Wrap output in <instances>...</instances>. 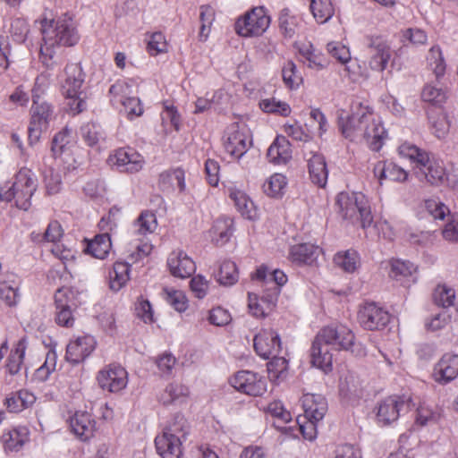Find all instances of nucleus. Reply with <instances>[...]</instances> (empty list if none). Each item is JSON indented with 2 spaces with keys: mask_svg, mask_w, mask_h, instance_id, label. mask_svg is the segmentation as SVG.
I'll list each match as a JSON object with an SVG mask.
<instances>
[{
  "mask_svg": "<svg viewBox=\"0 0 458 458\" xmlns=\"http://www.w3.org/2000/svg\"><path fill=\"white\" fill-rule=\"evenodd\" d=\"M248 306L252 316L265 318L274 310L276 303L272 300L259 298L255 294L249 293Z\"/></svg>",
  "mask_w": 458,
  "mask_h": 458,
  "instance_id": "obj_49",
  "label": "nucleus"
},
{
  "mask_svg": "<svg viewBox=\"0 0 458 458\" xmlns=\"http://www.w3.org/2000/svg\"><path fill=\"white\" fill-rule=\"evenodd\" d=\"M373 173L380 184L384 181L403 182L408 178V173L403 168L390 161H378L374 166Z\"/></svg>",
  "mask_w": 458,
  "mask_h": 458,
  "instance_id": "obj_28",
  "label": "nucleus"
},
{
  "mask_svg": "<svg viewBox=\"0 0 458 458\" xmlns=\"http://www.w3.org/2000/svg\"><path fill=\"white\" fill-rule=\"evenodd\" d=\"M254 349L259 356L269 359L281 351V339L272 328L262 329L254 337Z\"/></svg>",
  "mask_w": 458,
  "mask_h": 458,
  "instance_id": "obj_18",
  "label": "nucleus"
},
{
  "mask_svg": "<svg viewBox=\"0 0 458 458\" xmlns=\"http://www.w3.org/2000/svg\"><path fill=\"white\" fill-rule=\"evenodd\" d=\"M45 78L38 76L32 89V106L30 108V123L29 127L30 135L33 132L39 134L43 129H47L53 117V106L46 102L40 101L38 91Z\"/></svg>",
  "mask_w": 458,
  "mask_h": 458,
  "instance_id": "obj_9",
  "label": "nucleus"
},
{
  "mask_svg": "<svg viewBox=\"0 0 458 458\" xmlns=\"http://www.w3.org/2000/svg\"><path fill=\"white\" fill-rule=\"evenodd\" d=\"M455 291L445 284L437 285L433 293L435 304L442 308H449L454 304Z\"/></svg>",
  "mask_w": 458,
  "mask_h": 458,
  "instance_id": "obj_60",
  "label": "nucleus"
},
{
  "mask_svg": "<svg viewBox=\"0 0 458 458\" xmlns=\"http://www.w3.org/2000/svg\"><path fill=\"white\" fill-rule=\"evenodd\" d=\"M225 191L236 209L244 218L254 220L257 217L256 207L244 191L233 184L227 186Z\"/></svg>",
  "mask_w": 458,
  "mask_h": 458,
  "instance_id": "obj_25",
  "label": "nucleus"
},
{
  "mask_svg": "<svg viewBox=\"0 0 458 458\" xmlns=\"http://www.w3.org/2000/svg\"><path fill=\"white\" fill-rule=\"evenodd\" d=\"M229 382L235 390L250 396H261L267 389L266 377L250 370L237 371Z\"/></svg>",
  "mask_w": 458,
  "mask_h": 458,
  "instance_id": "obj_12",
  "label": "nucleus"
},
{
  "mask_svg": "<svg viewBox=\"0 0 458 458\" xmlns=\"http://www.w3.org/2000/svg\"><path fill=\"white\" fill-rule=\"evenodd\" d=\"M417 173L420 174L428 182L432 185H438L446 179V172L443 164L428 156V161L417 166Z\"/></svg>",
  "mask_w": 458,
  "mask_h": 458,
  "instance_id": "obj_31",
  "label": "nucleus"
},
{
  "mask_svg": "<svg viewBox=\"0 0 458 458\" xmlns=\"http://www.w3.org/2000/svg\"><path fill=\"white\" fill-rule=\"evenodd\" d=\"M222 143L225 151L235 159H240L251 146V136L246 124L234 122L225 130Z\"/></svg>",
  "mask_w": 458,
  "mask_h": 458,
  "instance_id": "obj_8",
  "label": "nucleus"
},
{
  "mask_svg": "<svg viewBox=\"0 0 458 458\" xmlns=\"http://www.w3.org/2000/svg\"><path fill=\"white\" fill-rule=\"evenodd\" d=\"M38 180L32 170L27 167L21 168L14 175L12 186L2 194V200L14 201L15 206L28 210L31 205V197L38 188Z\"/></svg>",
  "mask_w": 458,
  "mask_h": 458,
  "instance_id": "obj_5",
  "label": "nucleus"
},
{
  "mask_svg": "<svg viewBox=\"0 0 458 458\" xmlns=\"http://www.w3.org/2000/svg\"><path fill=\"white\" fill-rule=\"evenodd\" d=\"M329 55L345 66L344 71L351 77V69L348 64L351 62V52L348 47L341 42L332 41L327 45Z\"/></svg>",
  "mask_w": 458,
  "mask_h": 458,
  "instance_id": "obj_52",
  "label": "nucleus"
},
{
  "mask_svg": "<svg viewBox=\"0 0 458 458\" xmlns=\"http://www.w3.org/2000/svg\"><path fill=\"white\" fill-rule=\"evenodd\" d=\"M107 162L111 166L129 174L140 172L145 165L143 156L131 147L114 149L109 155Z\"/></svg>",
  "mask_w": 458,
  "mask_h": 458,
  "instance_id": "obj_14",
  "label": "nucleus"
},
{
  "mask_svg": "<svg viewBox=\"0 0 458 458\" xmlns=\"http://www.w3.org/2000/svg\"><path fill=\"white\" fill-rule=\"evenodd\" d=\"M421 99L432 105L433 109H437L443 106L447 99V94L442 88H437L431 84L424 86L421 92Z\"/></svg>",
  "mask_w": 458,
  "mask_h": 458,
  "instance_id": "obj_51",
  "label": "nucleus"
},
{
  "mask_svg": "<svg viewBox=\"0 0 458 458\" xmlns=\"http://www.w3.org/2000/svg\"><path fill=\"white\" fill-rule=\"evenodd\" d=\"M358 322L366 330H380L390 322V314L375 302H366L359 309Z\"/></svg>",
  "mask_w": 458,
  "mask_h": 458,
  "instance_id": "obj_15",
  "label": "nucleus"
},
{
  "mask_svg": "<svg viewBox=\"0 0 458 458\" xmlns=\"http://www.w3.org/2000/svg\"><path fill=\"white\" fill-rule=\"evenodd\" d=\"M411 407V399L405 396L391 395L382 400L377 407L376 420L378 425L387 426L397 420L401 411Z\"/></svg>",
  "mask_w": 458,
  "mask_h": 458,
  "instance_id": "obj_13",
  "label": "nucleus"
},
{
  "mask_svg": "<svg viewBox=\"0 0 458 458\" xmlns=\"http://www.w3.org/2000/svg\"><path fill=\"white\" fill-rule=\"evenodd\" d=\"M428 117L432 132L438 139L445 137L449 131L450 123L442 107L437 109H428Z\"/></svg>",
  "mask_w": 458,
  "mask_h": 458,
  "instance_id": "obj_41",
  "label": "nucleus"
},
{
  "mask_svg": "<svg viewBox=\"0 0 458 458\" xmlns=\"http://www.w3.org/2000/svg\"><path fill=\"white\" fill-rule=\"evenodd\" d=\"M189 390L181 384H170L160 395V401L164 404H169L176 401L180 397L187 396Z\"/></svg>",
  "mask_w": 458,
  "mask_h": 458,
  "instance_id": "obj_64",
  "label": "nucleus"
},
{
  "mask_svg": "<svg viewBox=\"0 0 458 458\" xmlns=\"http://www.w3.org/2000/svg\"><path fill=\"white\" fill-rule=\"evenodd\" d=\"M167 267L172 276L188 278L196 270L195 262L182 250H173L167 259Z\"/></svg>",
  "mask_w": 458,
  "mask_h": 458,
  "instance_id": "obj_21",
  "label": "nucleus"
},
{
  "mask_svg": "<svg viewBox=\"0 0 458 458\" xmlns=\"http://www.w3.org/2000/svg\"><path fill=\"white\" fill-rule=\"evenodd\" d=\"M310 11L319 23L326 22L334 14L330 0H310Z\"/></svg>",
  "mask_w": 458,
  "mask_h": 458,
  "instance_id": "obj_58",
  "label": "nucleus"
},
{
  "mask_svg": "<svg viewBox=\"0 0 458 458\" xmlns=\"http://www.w3.org/2000/svg\"><path fill=\"white\" fill-rule=\"evenodd\" d=\"M157 227L156 215L149 210L142 211L133 222V233L138 236H145L152 233Z\"/></svg>",
  "mask_w": 458,
  "mask_h": 458,
  "instance_id": "obj_43",
  "label": "nucleus"
},
{
  "mask_svg": "<svg viewBox=\"0 0 458 458\" xmlns=\"http://www.w3.org/2000/svg\"><path fill=\"white\" fill-rule=\"evenodd\" d=\"M157 186L164 192H171L175 190L180 193L184 192L186 190L185 171L181 167L163 171L158 175Z\"/></svg>",
  "mask_w": 458,
  "mask_h": 458,
  "instance_id": "obj_24",
  "label": "nucleus"
},
{
  "mask_svg": "<svg viewBox=\"0 0 458 458\" xmlns=\"http://www.w3.org/2000/svg\"><path fill=\"white\" fill-rule=\"evenodd\" d=\"M189 423L182 414H175L155 438V446L161 458H182V443L189 435Z\"/></svg>",
  "mask_w": 458,
  "mask_h": 458,
  "instance_id": "obj_3",
  "label": "nucleus"
},
{
  "mask_svg": "<svg viewBox=\"0 0 458 458\" xmlns=\"http://www.w3.org/2000/svg\"><path fill=\"white\" fill-rule=\"evenodd\" d=\"M259 108L267 114H273L283 117H287L292 113L290 105L276 98H264L259 101Z\"/></svg>",
  "mask_w": 458,
  "mask_h": 458,
  "instance_id": "obj_50",
  "label": "nucleus"
},
{
  "mask_svg": "<svg viewBox=\"0 0 458 458\" xmlns=\"http://www.w3.org/2000/svg\"><path fill=\"white\" fill-rule=\"evenodd\" d=\"M308 170L312 183L319 188H324L328 178L325 157L321 154H313L308 159Z\"/></svg>",
  "mask_w": 458,
  "mask_h": 458,
  "instance_id": "obj_35",
  "label": "nucleus"
},
{
  "mask_svg": "<svg viewBox=\"0 0 458 458\" xmlns=\"http://www.w3.org/2000/svg\"><path fill=\"white\" fill-rule=\"evenodd\" d=\"M147 51L150 55L156 56L168 50V42L161 31H156L148 35Z\"/></svg>",
  "mask_w": 458,
  "mask_h": 458,
  "instance_id": "obj_61",
  "label": "nucleus"
},
{
  "mask_svg": "<svg viewBox=\"0 0 458 458\" xmlns=\"http://www.w3.org/2000/svg\"><path fill=\"white\" fill-rule=\"evenodd\" d=\"M299 60L308 68L320 71L327 67V60L310 42L297 45Z\"/></svg>",
  "mask_w": 458,
  "mask_h": 458,
  "instance_id": "obj_27",
  "label": "nucleus"
},
{
  "mask_svg": "<svg viewBox=\"0 0 458 458\" xmlns=\"http://www.w3.org/2000/svg\"><path fill=\"white\" fill-rule=\"evenodd\" d=\"M318 341L328 344L332 350L351 351L355 345V335L347 326L343 324L330 325L322 327L316 335Z\"/></svg>",
  "mask_w": 458,
  "mask_h": 458,
  "instance_id": "obj_10",
  "label": "nucleus"
},
{
  "mask_svg": "<svg viewBox=\"0 0 458 458\" xmlns=\"http://www.w3.org/2000/svg\"><path fill=\"white\" fill-rule=\"evenodd\" d=\"M73 140L72 131L68 127L57 132L51 145V152L55 158L60 157L69 148Z\"/></svg>",
  "mask_w": 458,
  "mask_h": 458,
  "instance_id": "obj_48",
  "label": "nucleus"
},
{
  "mask_svg": "<svg viewBox=\"0 0 458 458\" xmlns=\"http://www.w3.org/2000/svg\"><path fill=\"white\" fill-rule=\"evenodd\" d=\"M335 203L344 219L352 223L360 222L363 229L373 223L370 204L363 193L342 191L336 196Z\"/></svg>",
  "mask_w": 458,
  "mask_h": 458,
  "instance_id": "obj_4",
  "label": "nucleus"
},
{
  "mask_svg": "<svg viewBox=\"0 0 458 458\" xmlns=\"http://www.w3.org/2000/svg\"><path fill=\"white\" fill-rule=\"evenodd\" d=\"M112 248L111 238L108 233L97 234L92 240L87 242L85 251L92 257L104 259Z\"/></svg>",
  "mask_w": 458,
  "mask_h": 458,
  "instance_id": "obj_39",
  "label": "nucleus"
},
{
  "mask_svg": "<svg viewBox=\"0 0 458 458\" xmlns=\"http://www.w3.org/2000/svg\"><path fill=\"white\" fill-rule=\"evenodd\" d=\"M267 157L270 163L285 165L292 159V148L284 136H277L269 146Z\"/></svg>",
  "mask_w": 458,
  "mask_h": 458,
  "instance_id": "obj_33",
  "label": "nucleus"
},
{
  "mask_svg": "<svg viewBox=\"0 0 458 458\" xmlns=\"http://www.w3.org/2000/svg\"><path fill=\"white\" fill-rule=\"evenodd\" d=\"M272 359L267 362V373L271 381L278 382L283 380L287 375L288 360L284 357L271 356Z\"/></svg>",
  "mask_w": 458,
  "mask_h": 458,
  "instance_id": "obj_55",
  "label": "nucleus"
},
{
  "mask_svg": "<svg viewBox=\"0 0 458 458\" xmlns=\"http://www.w3.org/2000/svg\"><path fill=\"white\" fill-rule=\"evenodd\" d=\"M458 376V355L445 353L434 366L432 377L439 384H447Z\"/></svg>",
  "mask_w": 458,
  "mask_h": 458,
  "instance_id": "obj_23",
  "label": "nucleus"
},
{
  "mask_svg": "<svg viewBox=\"0 0 458 458\" xmlns=\"http://www.w3.org/2000/svg\"><path fill=\"white\" fill-rule=\"evenodd\" d=\"M97 342L90 335L71 340L66 346L65 360L72 364L84 361L96 349Z\"/></svg>",
  "mask_w": 458,
  "mask_h": 458,
  "instance_id": "obj_17",
  "label": "nucleus"
},
{
  "mask_svg": "<svg viewBox=\"0 0 458 458\" xmlns=\"http://www.w3.org/2000/svg\"><path fill=\"white\" fill-rule=\"evenodd\" d=\"M57 354L54 348H49L46 352L44 363L36 369L34 377L41 382L47 380L50 375L55 370Z\"/></svg>",
  "mask_w": 458,
  "mask_h": 458,
  "instance_id": "obj_54",
  "label": "nucleus"
},
{
  "mask_svg": "<svg viewBox=\"0 0 458 458\" xmlns=\"http://www.w3.org/2000/svg\"><path fill=\"white\" fill-rule=\"evenodd\" d=\"M322 250L312 243L295 244L290 248L288 259L298 266H317Z\"/></svg>",
  "mask_w": 458,
  "mask_h": 458,
  "instance_id": "obj_20",
  "label": "nucleus"
},
{
  "mask_svg": "<svg viewBox=\"0 0 458 458\" xmlns=\"http://www.w3.org/2000/svg\"><path fill=\"white\" fill-rule=\"evenodd\" d=\"M302 16L294 13L289 8L283 9L278 16V27L284 38H293L303 29Z\"/></svg>",
  "mask_w": 458,
  "mask_h": 458,
  "instance_id": "obj_29",
  "label": "nucleus"
},
{
  "mask_svg": "<svg viewBox=\"0 0 458 458\" xmlns=\"http://www.w3.org/2000/svg\"><path fill=\"white\" fill-rule=\"evenodd\" d=\"M417 271V267L410 261L394 259L391 261L389 276L395 280L411 276Z\"/></svg>",
  "mask_w": 458,
  "mask_h": 458,
  "instance_id": "obj_59",
  "label": "nucleus"
},
{
  "mask_svg": "<svg viewBox=\"0 0 458 458\" xmlns=\"http://www.w3.org/2000/svg\"><path fill=\"white\" fill-rule=\"evenodd\" d=\"M234 231L233 220L230 217H218L214 221L208 234L216 246H223L229 242Z\"/></svg>",
  "mask_w": 458,
  "mask_h": 458,
  "instance_id": "obj_32",
  "label": "nucleus"
},
{
  "mask_svg": "<svg viewBox=\"0 0 458 458\" xmlns=\"http://www.w3.org/2000/svg\"><path fill=\"white\" fill-rule=\"evenodd\" d=\"M30 440V430L26 426L15 427L2 436L4 451L19 452Z\"/></svg>",
  "mask_w": 458,
  "mask_h": 458,
  "instance_id": "obj_34",
  "label": "nucleus"
},
{
  "mask_svg": "<svg viewBox=\"0 0 458 458\" xmlns=\"http://www.w3.org/2000/svg\"><path fill=\"white\" fill-rule=\"evenodd\" d=\"M270 22V16L265 7L256 6L236 19L234 30L243 38L259 37L267 31Z\"/></svg>",
  "mask_w": 458,
  "mask_h": 458,
  "instance_id": "obj_7",
  "label": "nucleus"
},
{
  "mask_svg": "<svg viewBox=\"0 0 458 458\" xmlns=\"http://www.w3.org/2000/svg\"><path fill=\"white\" fill-rule=\"evenodd\" d=\"M165 301L176 311L184 312L189 306L188 298L182 291L175 289H165Z\"/></svg>",
  "mask_w": 458,
  "mask_h": 458,
  "instance_id": "obj_62",
  "label": "nucleus"
},
{
  "mask_svg": "<svg viewBox=\"0 0 458 458\" xmlns=\"http://www.w3.org/2000/svg\"><path fill=\"white\" fill-rule=\"evenodd\" d=\"M51 252L55 258L60 259L64 265V274L60 276V281H62L64 283L69 282L72 276V274L69 271H67L66 262L72 261L74 259L76 251L72 248L67 247L64 243H61L58 242L53 245V247L51 249Z\"/></svg>",
  "mask_w": 458,
  "mask_h": 458,
  "instance_id": "obj_46",
  "label": "nucleus"
},
{
  "mask_svg": "<svg viewBox=\"0 0 458 458\" xmlns=\"http://www.w3.org/2000/svg\"><path fill=\"white\" fill-rule=\"evenodd\" d=\"M65 80L62 89L64 97L69 99L68 106L73 114H79L86 108V101L81 97V87L84 73L79 64H68L64 68Z\"/></svg>",
  "mask_w": 458,
  "mask_h": 458,
  "instance_id": "obj_6",
  "label": "nucleus"
},
{
  "mask_svg": "<svg viewBox=\"0 0 458 458\" xmlns=\"http://www.w3.org/2000/svg\"><path fill=\"white\" fill-rule=\"evenodd\" d=\"M333 260L336 267L347 273H353L360 267L359 253L353 249L338 251Z\"/></svg>",
  "mask_w": 458,
  "mask_h": 458,
  "instance_id": "obj_42",
  "label": "nucleus"
},
{
  "mask_svg": "<svg viewBox=\"0 0 458 458\" xmlns=\"http://www.w3.org/2000/svg\"><path fill=\"white\" fill-rule=\"evenodd\" d=\"M428 63L437 78L444 75L445 72V64L442 55V51L438 46H433L428 52Z\"/></svg>",
  "mask_w": 458,
  "mask_h": 458,
  "instance_id": "obj_63",
  "label": "nucleus"
},
{
  "mask_svg": "<svg viewBox=\"0 0 458 458\" xmlns=\"http://www.w3.org/2000/svg\"><path fill=\"white\" fill-rule=\"evenodd\" d=\"M282 78L285 87L291 90L297 89L303 81L296 64L291 60L284 63L282 68Z\"/></svg>",
  "mask_w": 458,
  "mask_h": 458,
  "instance_id": "obj_53",
  "label": "nucleus"
},
{
  "mask_svg": "<svg viewBox=\"0 0 458 458\" xmlns=\"http://www.w3.org/2000/svg\"><path fill=\"white\" fill-rule=\"evenodd\" d=\"M329 345L315 336L310 348V362L314 367L328 372L333 367V354L329 351Z\"/></svg>",
  "mask_w": 458,
  "mask_h": 458,
  "instance_id": "obj_30",
  "label": "nucleus"
},
{
  "mask_svg": "<svg viewBox=\"0 0 458 458\" xmlns=\"http://www.w3.org/2000/svg\"><path fill=\"white\" fill-rule=\"evenodd\" d=\"M40 30L43 40L40 47V60L47 68H53L56 64L55 56L60 47H73L80 40L75 21L67 14L57 19H42Z\"/></svg>",
  "mask_w": 458,
  "mask_h": 458,
  "instance_id": "obj_2",
  "label": "nucleus"
},
{
  "mask_svg": "<svg viewBox=\"0 0 458 458\" xmlns=\"http://www.w3.org/2000/svg\"><path fill=\"white\" fill-rule=\"evenodd\" d=\"M26 348V340L25 338H21L15 344L14 348L12 349L5 364L6 370L9 374L16 375L21 370Z\"/></svg>",
  "mask_w": 458,
  "mask_h": 458,
  "instance_id": "obj_45",
  "label": "nucleus"
},
{
  "mask_svg": "<svg viewBox=\"0 0 458 458\" xmlns=\"http://www.w3.org/2000/svg\"><path fill=\"white\" fill-rule=\"evenodd\" d=\"M70 428L78 439L86 442L94 437L97 422L90 413L76 411L70 419Z\"/></svg>",
  "mask_w": 458,
  "mask_h": 458,
  "instance_id": "obj_22",
  "label": "nucleus"
},
{
  "mask_svg": "<svg viewBox=\"0 0 458 458\" xmlns=\"http://www.w3.org/2000/svg\"><path fill=\"white\" fill-rule=\"evenodd\" d=\"M342 134L350 140H363L373 151L382 148L386 131L369 106L359 103L346 120L341 118Z\"/></svg>",
  "mask_w": 458,
  "mask_h": 458,
  "instance_id": "obj_1",
  "label": "nucleus"
},
{
  "mask_svg": "<svg viewBox=\"0 0 458 458\" xmlns=\"http://www.w3.org/2000/svg\"><path fill=\"white\" fill-rule=\"evenodd\" d=\"M131 265L129 262L116 261L109 271V287L114 292L123 288L130 280Z\"/></svg>",
  "mask_w": 458,
  "mask_h": 458,
  "instance_id": "obj_37",
  "label": "nucleus"
},
{
  "mask_svg": "<svg viewBox=\"0 0 458 458\" xmlns=\"http://www.w3.org/2000/svg\"><path fill=\"white\" fill-rule=\"evenodd\" d=\"M287 184V177L284 174L275 173L266 179L262 190L267 196L279 199L284 194Z\"/></svg>",
  "mask_w": 458,
  "mask_h": 458,
  "instance_id": "obj_40",
  "label": "nucleus"
},
{
  "mask_svg": "<svg viewBox=\"0 0 458 458\" xmlns=\"http://www.w3.org/2000/svg\"><path fill=\"white\" fill-rule=\"evenodd\" d=\"M216 20V11L210 4H203L199 7L200 27L198 38L201 42L208 40L213 23Z\"/></svg>",
  "mask_w": 458,
  "mask_h": 458,
  "instance_id": "obj_44",
  "label": "nucleus"
},
{
  "mask_svg": "<svg viewBox=\"0 0 458 458\" xmlns=\"http://www.w3.org/2000/svg\"><path fill=\"white\" fill-rule=\"evenodd\" d=\"M130 85L123 81H117L109 89L110 101L113 106H123L129 120H134L143 114L144 109L140 98L130 97Z\"/></svg>",
  "mask_w": 458,
  "mask_h": 458,
  "instance_id": "obj_11",
  "label": "nucleus"
},
{
  "mask_svg": "<svg viewBox=\"0 0 458 458\" xmlns=\"http://www.w3.org/2000/svg\"><path fill=\"white\" fill-rule=\"evenodd\" d=\"M98 386L105 391L118 393L128 384V373L119 364H108L97 374Z\"/></svg>",
  "mask_w": 458,
  "mask_h": 458,
  "instance_id": "obj_16",
  "label": "nucleus"
},
{
  "mask_svg": "<svg viewBox=\"0 0 458 458\" xmlns=\"http://www.w3.org/2000/svg\"><path fill=\"white\" fill-rule=\"evenodd\" d=\"M239 278L236 264L232 260H224L219 267L217 281L224 285H233Z\"/></svg>",
  "mask_w": 458,
  "mask_h": 458,
  "instance_id": "obj_57",
  "label": "nucleus"
},
{
  "mask_svg": "<svg viewBox=\"0 0 458 458\" xmlns=\"http://www.w3.org/2000/svg\"><path fill=\"white\" fill-rule=\"evenodd\" d=\"M7 279L2 282V301L8 307L16 306L21 301L20 285L21 279L18 276L11 274Z\"/></svg>",
  "mask_w": 458,
  "mask_h": 458,
  "instance_id": "obj_38",
  "label": "nucleus"
},
{
  "mask_svg": "<svg viewBox=\"0 0 458 458\" xmlns=\"http://www.w3.org/2000/svg\"><path fill=\"white\" fill-rule=\"evenodd\" d=\"M79 293L72 288L62 286L55 293V306L75 309L77 307L76 299Z\"/></svg>",
  "mask_w": 458,
  "mask_h": 458,
  "instance_id": "obj_56",
  "label": "nucleus"
},
{
  "mask_svg": "<svg viewBox=\"0 0 458 458\" xmlns=\"http://www.w3.org/2000/svg\"><path fill=\"white\" fill-rule=\"evenodd\" d=\"M369 66L371 70L383 72L386 69L392 57L390 45L381 38H372L369 45Z\"/></svg>",
  "mask_w": 458,
  "mask_h": 458,
  "instance_id": "obj_19",
  "label": "nucleus"
},
{
  "mask_svg": "<svg viewBox=\"0 0 458 458\" xmlns=\"http://www.w3.org/2000/svg\"><path fill=\"white\" fill-rule=\"evenodd\" d=\"M305 419L319 421L327 411V403L320 394H306L301 399Z\"/></svg>",
  "mask_w": 458,
  "mask_h": 458,
  "instance_id": "obj_26",
  "label": "nucleus"
},
{
  "mask_svg": "<svg viewBox=\"0 0 458 458\" xmlns=\"http://www.w3.org/2000/svg\"><path fill=\"white\" fill-rule=\"evenodd\" d=\"M36 402V396L33 393L21 389L7 395L4 404L9 412L18 413L30 407Z\"/></svg>",
  "mask_w": 458,
  "mask_h": 458,
  "instance_id": "obj_36",
  "label": "nucleus"
},
{
  "mask_svg": "<svg viewBox=\"0 0 458 458\" xmlns=\"http://www.w3.org/2000/svg\"><path fill=\"white\" fill-rule=\"evenodd\" d=\"M398 154L414 164L416 169L419 165H423L424 162L428 161V156L427 151L407 141L399 146Z\"/></svg>",
  "mask_w": 458,
  "mask_h": 458,
  "instance_id": "obj_47",
  "label": "nucleus"
}]
</instances>
